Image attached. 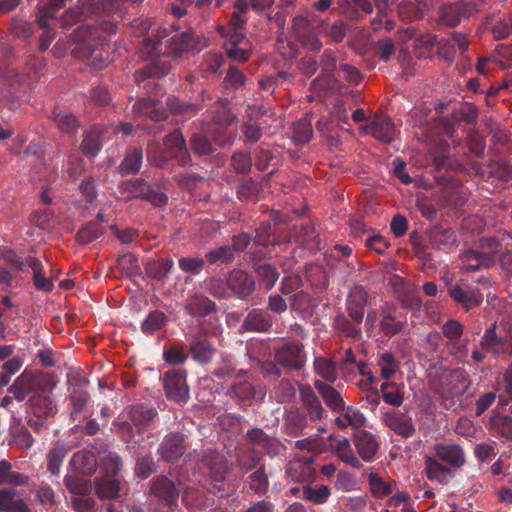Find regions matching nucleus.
Wrapping results in <instances>:
<instances>
[{"mask_svg": "<svg viewBox=\"0 0 512 512\" xmlns=\"http://www.w3.org/2000/svg\"><path fill=\"white\" fill-rule=\"evenodd\" d=\"M133 109L137 114L147 115L154 121H160L166 118V111L159 101L147 98L140 99L133 105Z\"/></svg>", "mask_w": 512, "mask_h": 512, "instance_id": "nucleus-16", "label": "nucleus"}, {"mask_svg": "<svg viewBox=\"0 0 512 512\" xmlns=\"http://www.w3.org/2000/svg\"><path fill=\"white\" fill-rule=\"evenodd\" d=\"M356 486L355 478L347 472H339L335 481V488L341 491H352Z\"/></svg>", "mask_w": 512, "mask_h": 512, "instance_id": "nucleus-53", "label": "nucleus"}, {"mask_svg": "<svg viewBox=\"0 0 512 512\" xmlns=\"http://www.w3.org/2000/svg\"><path fill=\"white\" fill-rule=\"evenodd\" d=\"M316 373L323 379L334 382L337 379V370L335 364L326 358L318 357L314 361Z\"/></svg>", "mask_w": 512, "mask_h": 512, "instance_id": "nucleus-36", "label": "nucleus"}, {"mask_svg": "<svg viewBox=\"0 0 512 512\" xmlns=\"http://www.w3.org/2000/svg\"><path fill=\"white\" fill-rule=\"evenodd\" d=\"M340 410L341 412L335 419L338 427L359 429L364 426L366 419L360 411L350 406L343 407Z\"/></svg>", "mask_w": 512, "mask_h": 512, "instance_id": "nucleus-18", "label": "nucleus"}, {"mask_svg": "<svg viewBox=\"0 0 512 512\" xmlns=\"http://www.w3.org/2000/svg\"><path fill=\"white\" fill-rule=\"evenodd\" d=\"M368 479L370 484V490L374 496L381 498L389 495L392 492L390 482L385 481L378 474L370 473L368 475Z\"/></svg>", "mask_w": 512, "mask_h": 512, "instance_id": "nucleus-40", "label": "nucleus"}, {"mask_svg": "<svg viewBox=\"0 0 512 512\" xmlns=\"http://www.w3.org/2000/svg\"><path fill=\"white\" fill-rule=\"evenodd\" d=\"M234 169L239 173H246L250 170L251 160L244 153L234 154L231 159Z\"/></svg>", "mask_w": 512, "mask_h": 512, "instance_id": "nucleus-58", "label": "nucleus"}, {"mask_svg": "<svg viewBox=\"0 0 512 512\" xmlns=\"http://www.w3.org/2000/svg\"><path fill=\"white\" fill-rule=\"evenodd\" d=\"M190 351L192 357L201 363L209 362L214 353L215 349L211 346V344L207 340H194L190 344Z\"/></svg>", "mask_w": 512, "mask_h": 512, "instance_id": "nucleus-28", "label": "nucleus"}, {"mask_svg": "<svg viewBox=\"0 0 512 512\" xmlns=\"http://www.w3.org/2000/svg\"><path fill=\"white\" fill-rule=\"evenodd\" d=\"M449 293L456 303L462 305L467 310L477 307L483 301L482 294L476 289L465 291L460 286L456 285Z\"/></svg>", "mask_w": 512, "mask_h": 512, "instance_id": "nucleus-14", "label": "nucleus"}, {"mask_svg": "<svg viewBox=\"0 0 512 512\" xmlns=\"http://www.w3.org/2000/svg\"><path fill=\"white\" fill-rule=\"evenodd\" d=\"M383 421L389 429L403 437H410L415 432L412 419L402 413L386 412Z\"/></svg>", "mask_w": 512, "mask_h": 512, "instance_id": "nucleus-7", "label": "nucleus"}, {"mask_svg": "<svg viewBox=\"0 0 512 512\" xmlns=\"http://www.w3.org/2000/svg\"><path fill=\"white\" fill-rule=\"evenodd\" d=\"M91 456L85 452H77L71 459V464L82 474L92 472Z\"/></svg>", "mask_w": 512, "mask_h": 512, "instance_id": "nucleus-48", "label": "nucleus"}, {"mask_svg": "<svg viewBox=\"0 0 512 512\" xmlns=\"http://www.w3.org/2000/svg\"><path fill=\"white\" fill-rule=\"evenodd\" d=\"M172 267L171 259H158L147 263L146 272L153 279L160 280L167 277Z\"/></svg>", "mask_w": 512, "mask_h": 512, "instance_id": "nucleus-31", "label": "nucleus"}, {"mask_svg": "<svg viewBox=\"0 0 512 512\" xmlns=\"http://www.w3.org/2000/svg\"><path fill=\"white\" fill-rule=\"evenodd\" d=\"M143 185V181L140 179L136 180H129L126 182H123L120 186L121 192L125 193L127 192V199L138 197V190Z\"/></svg>", "mask_w": 512, "mask_h": 512, "instance_id": "nucleus-62", "label": "nucleus"}, {"mask_svg": "<svg viewBox=\"0 0 512 512\" xmlns=\"http://www.w3.org/2000/svg\"><path fill=\"white\" fill-rule=\"evenodd\" d=\"M454 430L458 435L464 437H473L477 432V429L473 422L465 417L458 419Z\"/></svg>", "mask_w": 512, "mask_h": 512, "instance_id": "nucleus-54", "label": "nucleus"}, {"mask_svg": "<svg viewBox=\"0 0 512 512\" xmlns=\"http://www.w3.org/2000/svg\"><path fill=\"white\" fill-rule=\"evenodd\" d=\"M170 64L168 62H160L156 65L148 67L145 70L137 71L135 74L136 81L139 86L142 85L143 81L149 77H162L169 73Z\"/></svg>", "mask_w": 512, "mask_h": 512, "instance_id": "nucleus-37", "label": "nucleus"}, {"mask_svg": "<svg viewBox=\"0 0 512 512\" xmlns=\"http://www.w3.org/2000/svg\"><path fill=\"white\" fill-rule=\"evenodd\" d=\"M442 333L448 340V345L452 350L454 342L460 339L463 334V326L456 320H448L442 327Z\"/></svg>", "mask_w": 512, "mask_h": 512, "instance_id": "nucleus-41", "label": "nucleus"}, {"mask_svg": "<svg viewBox=\"0 0 512 512\" xmlns=\"http://www.w3.org/2000/svg\"><path fill=\"white\" fill-rule=\"evenodd\" d=\"M65 0H50L38 12L37 22L41 29L49 28L48 20L55 18L56 13L64 7Z\"/></svg>", "mask_w": 512, "mask_h": 512, "instance_id": "nucleus-26", "label": "nucleus"}, {"mask_svg": "<svg viewBox=\"0 0 512 512\" xmlns=\"http://www.w3.org/2000/svg\"><path fill=\"white\" fill-rule=\"evenodd\" d=\"M164 320L165 316L162 312H152L143 321L141 326L142 331L145 333H152L163 325Z\"/></svg>", "mask_w": 512, "mask_h": 512, "instance_id": "nucleus-47", "label": "nucleus"}, {"mask_svg": "<svg viewBox=\"0 0 512 512\" xmlns=\"http://www.w3.org/2000/svg\"><path fill=\"white\" fill-rule=\"evenodd\" d=\"M330 495L331 490L326 485L304 486L302 489L303 499L318 505L326 503Z\"/></svg>", "mask_w": 512, "mask_h": 512, "instance_id": "nucleus-29", "label": "nucleus"}, {"mask_svg": "<svg viewBox=\"0 0 512 512\" xmlns=\"http://www.w3.org/2000/svg\"><path fill=\"white\" fill-rule=\"evenodd\" d=\"M207 258L211 263L229 261L234 258V250L229 246H222L209 252Z\"/></svg>", "mask_w": 512, "mask_h": 512, "instance_id": "nucleus-51", "label": "nucleus"}, {"mask_svg": "<svg viewBox=\"0 0 512 512\" xmlns=\"http://www.w3.org/2000/svg\"><path fill=\"white\" fill-rule=\"evenodd\" d=\"M184 439L182 435L172 434L167 436L161 445V455L167 461L179 458L184 452Z\"/></svg>", "mask_w": 512, "mask_h": 512, "instance_id": "nucleus-19", "label": "nucleus"}, {"mask_svg": "<svg viewBox=\"0 0 512 512\" xmlns=\"http://www.w3.org/2000/svg\"><path fill=\"white\" fill-rule=\"evenodd\" d=\"M163 358L170 364H182L186 361L187 357L182 348L173 346L164 350Z\"/></svg>", "mask_w": 512, "mask_h": 512, "instance_id": "nucleus-52", "label": "nucleus"}, {"mask_svg": "<svg viewBox=\"0 0 512 512\" xmlns=\"http://www.w3.org/2000/svg\"><path fill=\"white\" fill-rule=\"evenodd\" d=\"M382 398L386 404L391 405L393 407L401 406L404 401L403 392L400 390L398 386H396L393 390L384 393Z\"/></svg>", "mask_w": 512, "mask_h": 512, "instance_id": "nucleus-60", "label": "nucleus"}, {"mask_svg": "<svg viewBox=\"0 0 512 512\" xmlns=\"http://www.w3.org/2000/svg\"><path fill=\"white\" fill-rule=\"evenodd\" d=\"M368 294L359 286L354 287L348 297L347 308L350 317L356 321L361 322L364 317L365 306L367 303Z\"/></svg>", "mask_w": 512, "mask_h": 512, "instance_id": "nucleus-10", "label": "nucleus"}, {"mask_svg": "<svg viewBox=\"0 0 512 512\" xmlns=\"http://www.w3.org/2000/svg\"><path fill=\"white\" fill-rule=\"evenodd\" d=\"M192 147L195 152L201 155H208L213 151L211 142L203 135L193 136Z\"/></svg>", "mask_w": 512, "mask_h": 512, "instance_id": "nucleus-55", "label": "nucleus"}, {"mask_svg": "<svg viewBox=\"0 0 512 512\" xmlns=\"http://www.w3.org/2000/svg\"><path fill=\"white\" fill-rule=\"evenodd\" d=\"M164 388L167 396L177 402H186L189 397V389L186 384L184 370L168 371L164 376Z\"/></svg>", "mask_w": 512, "mask_h": 512, "instance_id": "nucleus-3", "label": "nucleus"}, {"mask_svg": "<svg viewBox=\"0 0 512 512\" xmlns=\"http://www.w3.org/2000/svg\"><path fill=\"white\" fill-rule=\"evenodd\" d=\"M425 473L431 481H436L440 484L448 483L452 477V472L449 468L432 458H428L425 461Z\"/></svg>", "mask_w": 512, "mask_h": 512, "instance_id": "nucleus-24", "label": "nucleus"}, {"mask_svg": "<svg viewBox=\"0 0 512 512\" xmlns=\"http://www.w3.org/2000/svg\"><path fill=\"white\" fill-rule=\"evenodd\" d=\"M15 265L19 270L25 271L27 268H30L33 271L34 284L38 290L42 291H51L53 289V284L49 279H46L41 273V263L34 257H29L25 262H15Z\"/></svg>", "mask_w": 512, "mask_h": 512, "instance_id": "nucleus-13", "label": "nucleus"}, {"mask_svg": "<svg viewBox=\"0 0 512 512\" xmlns=\"http://www.w3.org/2000/svg\"><path fill=\"white\" fill-rule=\"evenodd\" d=\"M363 133H371L376 139L381 142L389 143L395 137V128L390 119L385 117H376L370 125L360 127Z\"/></svg>", "mask_w": 512, "mask_h": 512, "instance_id": "nucleus-8", "label": "nucleus"}, {"mask_svg": "<svg viewBox=\"0 0 512 512\" xmlns=\"http://www.w3.org/2000/svg\"><path fill=\"white\" fill-rule=\"evenodd\" d=\"M229 286L239 296L246 297L254 291V280L244 272L233 273L229 280Z\"/></svg>", "mask_w": 512, "mask_h": 512, "instance_id": "nucleus-20", "label": "nucleus"}, {"mask_svg": "<svg viewBox=\"0 0 512 512\" xmlns=\"http://www.w3.org/2000/svg\"><path fill=\"white\" fill-rule=\"evenodd\" d=\"M16 499V491L14 489L0 490V511L8 512Z\"/></svg>", "mask_w": 512, "mask_h": 512, "instance_id": "nucleus-61", "label": "nucleus"}, {"mask_svg": "<svg viewBox=\"0 0 512 512\" xmlns=\"http://www.w3.org/2000/svg\"><path fill=\"white\" fill-rule=\"evenodd\" d=\"M250 487L254 491H264L268 485L266 475L263 470H257L249 477Z\"/></svg>", "mask_w": 512, "mask_h": 512, "instance_id": "nucleus-59", "label": "nucleus"}, {"mask_svg": "<svg viewBox=\"0 0 512 512\" xmlns=\"http://www.w3.org/2000/svg\"><path fill=\"white\" fill-rule=\"evenodd\" d=\"M222 65V58L218 54H207L203 62V70L208 73H215Z\"/></svg>", "mask_w": 512, "mask_h": 512, "instance_id": "nucleus-63", "label": "nucleus"}, {"mask_svg": "<svg viewBox=\"0 0 512 512\" xmlns=\"http://www.w3.org/2000/svg\"><path fill=\"white\" fill-rule=\"evenodd\" d=\"M336 454L339 459L352 466L353 468H359L360 462L354 454V451L351 447V444L348 439L342 438L339 439L336 444Z\"/></svg>", "mask_w": 512, "mask_h": 512, "instance_id": "nucleus-32", "label": "nucleus"}, {"mask_svg": "<svg viewBox=\"0 0 512 512\" xmlns=\"http://www.w3.org/2000/svg\"><path fill=\"white\" fill-rule=\"evenodd\" d=\"M101 146L100 136L97 133H89L81 143V150L86 156H95Z\"/></svg>", "mask_w": 512, "mask_h": 512, "instance_id": "nucleus-46", "label": "nucleus"}, {"mask_svg": "<svg viewBox=\"0 0 512 512\" xmlns=\"http://www.w3.org/2000/svg\"><path fill=\"white\" fill-rule=\"evenodd\" d=\"M313 134V129L310 121L307 119H300L293 125V140L298 144H306L309 142Z\"/></svg>", "mask_w": 512, "mask_h": 512, "instance_id": "nucleus-38", "label": "nucleus"}, {"mask_svg": "<svg viewBox=\"0 0 512 512\" xmlns=\"http://www.w3.org/2000/svg\"><path fill=\"white\" fill-rule=\"evenodd\" d=\"M408 229V223L405 217L396 215L391 221V230L397 236H403Z\"/></svg>", "mask_w": 512, "mask_h": 512, "instance_id": "nucleus-64", "label": "nucleus"}, {"mask_svg": "<svg viewBox=\"0 0 512 512\" xmlns=\"http://www.w3.org/2000/svg\"><path fill=\"white\" fill-rule=\"evenodd\" d=\"M86 2L87 0H84L81 3V6L76 9L66 10L61 18L62 25L70 26L80 21L82 18L87 17L91 13V10L90 5L87 6Z\"/></svg>", "mask_w": 512, "mask_h": 512, "instance_id": "nucleus-39", "label": "nucleus"}, {"mask_svg": "<svg viewBox=\"0 0 512 512\" xmlns=\"http://www.w3.org/2000/svg\"><path fill=\"white\" fill-rule=\"evenodd\" d=\"M151 493L171 504L177 497L178 493L175 485L167 478H159L152 482Z\"/></svg>", "mask_w": 512, "mask_h": 512, "instance_id": "nucleus-23", "label": "nucleus"}, {"mask_svg": "<svg viewBox=\"0 0 512 512\" xmlns=\"http://www.w3.org/2000/svg\"><path fill=\"white\" fill-rule=\"evenodd\" d=\"M293 32L295 37L310 50L320 49L321 43L307 18L303 16L295 17L293 20Z\"/></svg>", "mask_w": 512, "mask_h": 512, "instance_id": "nucleus-4", "label": "nucleus"}, {"mask_svg": "<svg viewBox=\"0 0 512 512\" xmlns=\"http://www.w3.org/2000/svg\"><path fill=\"white\" fill-rule=\"evenodd\" d=\"M389 0H375V5L378 10V13L381 17L375 18L371 21L372 28L377 31L382 29V26L386 30H391L393 28V23L387 19L383 20L382 17L385 15L387 8L389 7Z\"/></svg>", "mask_w": 512, "mask_h": 512, "instance_id": "nucleus-44", "label": "nucleus"}, {"mask_svg": "<svg viewBox=\"0 0 512 512\" xmlns=\"http://www.w3.org/2000/svg\"><path fill=\"white\" fill-rule=\"evenodd\" d=\"M118 267L127 275L139 272L138 260L133 254H125L118 259Z\"/></svg>", "mask_w": 512, "mask_h": 512, "instance_id": "nucleus-49", "label": "nucleus"}, {"mask_svg": "<svg viewBox=\"0 0 512 512\" xmlns=\"http://www.w3.org/2000/svg\"><path fill=\"white\" fill-rule=\"evenodd\" d=\"M103 465L107 476L96 483V493L100 498L112 499L118 496L120 490V481L116 476L122 463L116 454L110 453L103 460Z\"/></svg>", "mask_w": 512, "mask_h": 512, "instance_id": "nucleus-2", "label": "nucleus"}, {"mask_svg": "<svg viewBox=\"0 0 512 512\" xmlns=\"http://www.w3.org/2000/svg\"><path fill=\"white\" fill-rule=\"evenodd\" d=\"M66 455V449L63 444L56 443L47 455L48 469L53 475L60 473V467Z\"/></svg>", "mask_w": 512, "mask_h": 512, "instance_id": "nucleus-35", "label": "nucleus"}, {"mask_svg": "<svg viewBox=\"0 0 512 512\" xmlns=\"http://www.w3.org/2000/svg\"><path fill=\"white\" fill-rule=\"evenodd\" d=\"M434 451L442 461L452 467H460L465 462V453L457 444H436Z\"/></svg>", "mask_w": 512, "mask_h": 512, "instance_id": "nucleus-12", "label": "nucleus"}, {"mask_svg": "<svg viewBox=\"0 0 512 512\" xmlns=\"http://www.w3.org/2000/svg\"><path fill=\"white\" fill-rule=\"evenodd\" d=\"M246 9V2L244 0H238L230 19L229 29L223 26L218 27V31L222 36L230 37V42L225 45L228 57L238 62H244L249 58L248 50L237 47V44L243 39L242 29L245 24L243 15Z\"/></svg>", "mask_w": 512, "mask_h": 512, "instance_id": "nucleus-1", "label": "nucleus"}, {"mask_svg": "<svg viewBox=\"0 0 512 512\" xmlns=\"http://www.w3.org/2000/svg\"><path fill=\"white\" fill-rule=\"evenodd\" d=\"M54 121L57 127L63 132H71L78 127L77 119L70 114L58 113L55 115Z\"/></svg>", "mask_w": 512, "mask_h": 512, "instance_id": "nucleus-50", "label": "nucleus"}, {"mask_svg": "<svg viewBox=\"0 0 512 512\" xmlns=\"http://www.w3.org/2000/svg\"><path fill=\"white\" fill-rule=\"evenodd\" d=\"M214 309V303L203 296H194L186 304V310L194 316L206 315Z\"/></svg>", "mask_w": 512, "mask_h": 512, "instance_id": "nucleus-33", "label": "nucleus"}, {"mask_svg": "<svg viewBox=\"0 0 512 512\" xmlns=\"http://www.w3.org/2000/svg\"><path fill=\"white\" fill-rule=\"evenodd\" d=\"M178 263L184 272L189 273H198L204 266V261L200 258H181Z\"/></svg>", "mask_w": 512, "mask_h": 512, "instance_id": "nucleus-57", "label": "nucleus"}, {"mask_svg": "<svg viewBox=\"0 0 512 512\" xmlns=\"http://www.w3.org/2000/svg\"><path fill=\"white\" fill-rule=\"evenodd\" d=\"M315 387L330 409L337 411L344 407L342 396L333 387L318 380L315 381Z\"/></svg>", "mask_w": 512, "mask_h": 512, "instance_id": "nucleus-22", "label": "nucleus"}, {"mask_svg": "<svg viewBox=\"0 0 512 512\" xmlns=\"http://www.w3.org/2000/svg\"><path fill=\"white\" fill-rule=\"evenodd\" d=\"M481 345L483 349L496 355L512 352V341L498 338L492 328L485 332Z\"/></svg>", "mask_w": 512, "mask_h": 512, "instance_id": "nucleus-15", "label": "nucleus"}, {"mask_svg": "<svg viewBox=\"0 0 512 512\" xmlns=\"http://www.w3.org/2000/svg\"><path fill=\"white\" fill-rule=\"evenodd\" d=\"M380 327L385 335L392 336L403 329L404 321L395 315V311L392 307H386L383 310Z\"/></svg>", "mask_w": 512, "mask_h": 512, "instance_id": "nucleus-25", "label": "nucleus"}, {"mask_svg": "<svg viewBox=\"0 0 512 512\" xmlns=\"http://www.w3.org/2000/svg\"><path fill=\"white\" fill-rule=\"evenodd\" d=\"M257 275L260 279V282L264 285V287L269 290L271 289L275 282L277 281L279 274L270 265H261L257 269Z\"/></svg>", "mask_w": 512, "mask_h": 512, "instance_id": "nucleus-45", "label": "nucleus"}, {"mask_svg": "<svg viewBox=\"0 0 512 512\" xmlns=\"http://www.w3.org/2000/svg\"><path fill=\"white\" fill-rule=\"evenodd\" d=\"M378 366L380 368L381 377L386 380L390 379L398 370V363L389 353H384L380 356Z\"/></svg>", "mask_w": 512, "mask_h": 512, "instance_id": "nucleus-42", "label": "nucleus"}, {"mask_svg": "<svg viewBox=\"0 0 512 512\" xmlns=\"http://www.w3.org/2000/svg\"><path fill=\"white\" fill-rule=\"evenodd\" d=\"M164 146L172 156L179 158L182 164H186L187 150L185 147L184 138L180 132L174 131L173 133L166 136L164 139Z\"/></svg>", "mask_w": 512, "mask_h": 512, "instance_id": "nucleus-21", "label": "nucleus"}, {"mask_svg": "<svg viewBox=\"0 0 512 512\" xmlns=\"http://www.w3.org/2000/svg\"><path fill=\"white\" fill-rule=\"evenodd\" d=\"M315 462L314 457L295 458L291 460L286 469L288 478L295 482H305L313 478Z\"/></svg>", "mask_w": 512, "mask_h": 512, "instance_id": "nucleus-5", "label": "nucleus"}, {"mask_svg": "<svg viewBox=\"0 0 512 512\" xmlns=\"http://www.w3.org/2000/svg\"><path fill=\"white\" fill-rule=\"evenodd\" d=\"M276 360L289 368L300 369L304 365L306 357L300 345L287 344L277 351Z\"/></svg>", "mask_w": 512, "mask_h": 512, "instance_id": "nucleus-6", "label": "nucleus"}, {"mask_svg": "<svg viewBox=\"0 0 512 512\" xmlns=\"http://www.w3.org/2000/svg\"><path fill=\"white\" fill-rule=\"evenodd\" d=\"M300 392L310 418L312 420L320 419L322 417L323 408L315 394L307 387H301Z\"/></svg>", "mask_w": 512, "mask_h": 512, "instance_id": "nucleus-27", "label": "nucleus"}, {"mask_svg": "<svg viewBox=\"0 0 512 512\" xmlns=\"http://www.w3.org/2000/svg\"><path fill=\"white\" fill-rule=\"evenodd\" d=\"M250 442L255 446V449L262 451L268 450L269 447L274 446L275 440L269 439L266 434L260 429H253L247 433Z\"/></svg>", "mask_w": 512, "mask_h": 512, "instance_id": "nucleus-43", "label": "nucleus"}, {"mask_svg": "<svg viewBox=\"0 0 512 512\" xmlns=\"http://www.w3.org/2000/svg\"><path fill=\"white\" fill-rule=\"evenodd\" d=\"M204 465L209 471V478L216 483L224 480L226 474L225 459L218 453H208L204 457Z\"/></svg>", "mask_w": 512, "mask_h": 512, "instance_id": "nucleus-17", "label": "nucleus"}, {"mask_svg": "<svg viewBox=\"0 0 512 512\" xmlns=\"http://www.w3.org/2000/svg\"><path fill=\"white\" fill-rule=\"evenodd\" d=\"M354 441L360 457L366 462L372 461L379 447L374 435L361 430L355 433Z\"/></svg>", "mask_w": 512, "mask_h": 512, "instance_id": "nucleus-9", "label": "nucleus"}, {"mask_svg": "<svg viewBox=\"0 0 512 512\" xmlns=\"http://www.w3.org/2000/svg\"><path fill=\"white\" fill-rule=\"evenodd\" d=\"M142 150L133 149L129 151L120 165V171L125 174L137 173L142 164Z\"/></svg>", "mask_w": 512, "mask_h": 512, "instance_id": "nucleus-34", "label": "nucleus"}, {"mask_svg": "<svg viewBox=\"0 0 512 512\" xmlns=\"http://www.w3.org/2000/svg\"><path fill=\"white\" fill-rule=\"evenodd\" d=\"M168 48L172 53H179L189 49H199L194 44V38L192 33H176L169 40Z\"/></svg>", "mask_w": 512, "mask_h": 512, "instance_id": "nucleus-30", "label": "nucleus"}, {"mask_svg": "<svg viewBox=\"0 0 512 512\" xmlns=\"http://www.w3.org/2000/svg\"><path fill=\"white\" fill-rule=\"evenodd\" d=\"M469 382L463 371L456 370L446 375V382L443 384L442 393L447 397L462 395L467 391Z\"/></svg>", "mask_w": 512, "mask_h": 512, "instance_id": "nucleus-11", "label": "nucleus"}, {"mask_svg": "<svg viewBox=\"0 0 512 512\" xmlns=\"http://www.w3.org/2000/svg\"><path fill=\"white\" fill-rule=\"evenodd\" d=\"M376 53L381 60H388L394 52V45L391 39L385 38L379 40L376 44Z\"/></svg>", "mask_w": 512, "mask_h": 512, "instance_id": "nucleus-56", "label": "nucleus"}]
</instances>
